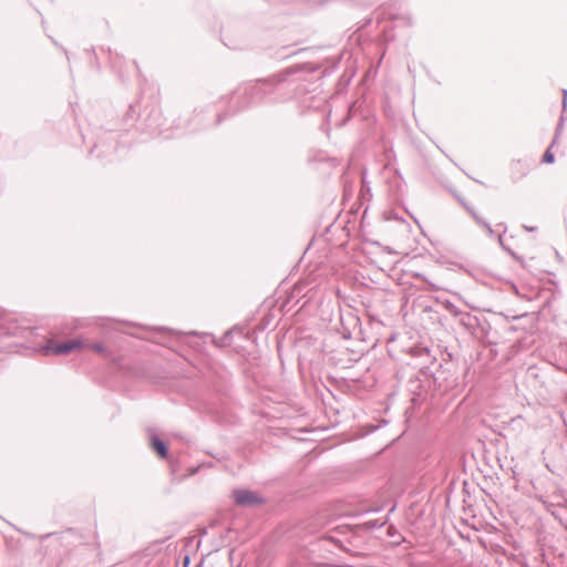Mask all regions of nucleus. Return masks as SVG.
<instances>
[{
	"instance_id": "obj_2",
	"label": "nucleus",
	"mask_w": 567,
	"mask_h": 567,
	"mask_svg": "<svg viewBox=\"0 0 567 567\" xmlns=\"http://www.w3.org/2000/svg\"><path fill=\"white\" fill-rule=\"evenodd\" d=\"M234 498L235 502L240 505H251L259 502V498L255 493L244 489L236 491L234 493Z\"/></svg>"
},
{
	"instance_id": "obj_6",
	"label": "nucleus",
	"mask_w": 567,
	"mask_h": 567,
	"mask_svg": "<svg viewBox=\"0 0 567 567\" xmlns=\"http://www.w3.org/2000/svg\"><path fill=\"white\" fill-rule=\"evenodd\" d=\"M472 215L474 216V218L477 219V221H482L481 218L474 212H472Z\"/></svg>"
},
{
	"instance_id": "obj_4",
	"label": "nucleus",
	"mask_w": 567,
	"mask_h": 567,
	"mask_svg": "<svg viewBox=\"0 0 567 567\" xmlns=\"http://www.w3.org/2000/svg\"><path fill=\"white\" fill-rule=\"evenodd\" d=\"M543 161L547 164L554 163V154L551 153L550 148H548L543 157Z\"/></svg>"
},
{
	"instance_id": "obj_3",
	"label": "nucleus",
	"mask_w": 567,
	"mask_h": 567,
	"mask_svg": "<svg viewBox=\"0 0 567 567\" xmlns=\"http://www.w3.org/2000/svg\"><path fill=\"white\" fill-rule=\"evenodd\" d=\"M151 444L152 449L159 457L165 458L167 456V447L164 442L157 437H153Z\"/></svg>"
},
{
	"instance_id": "obj_5",
	"label": "nucleus",
	"mask_w": 567,
	"mask_h": 567,
	"mask_svg": "<svg viewBox=\"0 0 567 567\" xmlns=\"http://www.w3.org/2000/svg\"><path fill=\"white\" fill-rule=\"evenodd\" d=\"M188 564H189V558L186 556L184 559V567H187Z\"/></svg>"
},
{
	"instance_id": "obj_1",
	"label": "nucleus",
	"mask_w": 567,
	"mask_h": 567,
	"mask_svg": "<svg viewBox=\"0 0 567 567\" xmlns=\"http://www.w3.org/2000/svg\"><path fill=\"white\" fill-rule=\"evenodd\" d=\"M91 350L97 353L103 352L100 343H90L81 338L71 339L64 342L51 341L44 349L47 354L63 355L74 351Z\"/></svg>"
}]
</instances>
